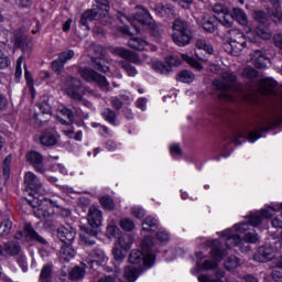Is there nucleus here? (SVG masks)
<instances>
[{
  "instance_id": "f257e3e1",
  "label": "nucleus",
  "mask_w": 282,
  "mask_h": 282,
  "mask_svg": "<svg viewBox=\"0 0 282 282\" xmlns=\"http://www.w3.org/2000/svg\"><path fill=\"white\" fill-rule=\"evenodd\" d=\"M153 249V238L147 236L141 242V250L133 249L128 258L129 263H143L145 268H152L155 263V254L151 252Z\"/></svg>"
},
{
  "instance_id": "f03ea898",
  "label": "nucleus",
  "mask_w": 282,
  "mask_h": 282,
  "mask_svg": "<svg viewBox=\"0 0 282 282\" xmlns=\"http://www.w3.org/2000/svg\"><path fill=\"white\" fill-rule=\"evenodd\" d=\"M213 85L219 91H224L218 95L219 100H225L227 102H235L237 100V93L230 91L232 88L237 87V75L232 72H224L221 74V79H215Z\"/></svg>"
},
{
  "instance_id": "7ed1b4c3",
  "label": "nucleus",
  "mask_w": 282,
  "mask_h": 282,
  "mask_svg": "<svg viewBox=\"0 0 282 282\" xmlns=\"http://www.w3.org/2000/svg\"><path fill=\"white\" fill-rule=\"evenodd\" d=\"M174 33L172 34L173 42L178 47H186V45L191 44L193 40V31L191 30V25L188 22L176 19L173 23Z\"/></svg>"
},
{
  "instance_id": "20e7f679",
  "label": "nucleus",
  "mask_w": 282,
  "mask_h": 282,
  "mask_svg": "<svg viewBox=\"0 0 282 282\" xmlns=\"http://www.w3.org/2000/svg\"><path fill=\"white\" fill-rule=\"evenodd\" d=\"M78 74L87 83H96L101 91H111L107 77L98 74V72L91 68L82 67L78 69Z\"/></svg>"
},
{
  "instance_id": "39448f33",
  "label": "nucleus",
  "mask_w": 282,
  "mask_h": 282,
  "mask_svg": "<svg viewBox=\"0 0 282 282\" xmlns=\"http://www.w3.org/2000/svg\"><path fill=\"white\" fill-rule=\"evenodd\" d=\"M107 256H105V251L102 249L96 248L93 249L89 253L87 259L83 262V265L88 270V272H95L98 270L99 265L105 263Z\"/></svg>"
},
{
  "instance_id": "423d86ee",
  "label": "nucleus",
  "mask_w": 282,
  "mask_h": 282,
  "mask_svg": "<svg viewBox=\"0 0 282 282\" xmlns=\"http://www.w3.org/2000/svg\"><path fill=\"white\" fill-rule=\"evenodd\" d=\"M210 254L214 261L206 260L203 263L204 270H217V263H219V261H224V257L228 254V251L221 249V242H219V240H215L214 246L210 250Z\"/></svg>"
},
{
  "instance_id": "0eeeda50",
  "label": "nucleus",
  "mask_w": 282,
  "mask_h": 282,
  "mask_svg": "<svg viewBox=\"0 0 282 282\" xmlns=\"http://www.w3.org/2000/svg\"><path fill=\"white\" fill-rule=\"evenodd\" d=\"M152 21L153 18H151V13H149V10L144 7H137L135 14L130 17V23L132 28H134L137 34H140V26H138V23H140V25H147Z\"/></svg>"
},
{
  "instance_id": "6e6552de",
  "label": "nucleus",
  "mask_w": 282,
  "mask_h": 282,
  "mask_svg": "<svg viewBox=\"0 0 282 282\" xmlns=\"http://www.w3.org/2000/svg\"><path fill=\"white\" fill-rule=\"evenodd\" d=\"M83 88V82L76 77L67 76L65 79V91L72 100H83V95L78 93V89Z\"/></svg>"
},
{
  "instance_id": "1a4fd4ad",
  "label": "nucleus",
  "mask_w": 282,
  "mask_h": 282,
  "mask_svg": "<svg viewBox=\"0 0 282 282\" xmlns=\"http://www.w3.org/2000/svg\"><path fill=\"white\" fill-rule=\"evenodd\" d=\"M182 61H180V57L177 56H167L165 58V64L162 62H154L152 63V68L154 72H158V74L169 75L172 72V67L180 66Z\"/></svg>"
},
{
  "instance_id": "9d476101",
  "label": "nucleus",
  "mask_w": 282,
  "mask_h": 282,
  "mask_svg": "<svg viewBox=\"0 0 282 282\" xmlns=\"http://www.w3.org/2000/svg\"><path fill=\"white\" fill-rule=\"evenodd\" d=\"M213 12L215 13V19L221 23L225 28H232V15L230 11L224 4H215L213 7Z\"/></svg>"
},
{
  "instance_id": "9b49d317",
  "label": "nucleus",
  "mask_w": 282,
  "mask_h": 282,
  "mask_svg": "<svg viewBox=\"0 0 282 282\" xmlns=\"http://www.w3.org/2000/svg\"><path fill=\"white\" fill-rule=\"evenodd\" d=\"M276 252V249L270 243H265L261 246L257 252L253 254L254 261H258V263H268V261H272L274 259V253Z\"/></svg>"
},
{
  "instance_id": "f8f14e48",
  "label": "nucleus",
  "mask_w": 282,
  "mask_h": 282,
  "mask_svg": "<svg viewBox=\"0 0 282 282\" xmlns=\"http://www.w3.org/2000/svg\"><path fill=\"white\" fill-rule=\"evenodd\" d=\"M111 54L115 56H120V58H124L129 63H133L134 65H140L142 59H140V55L127 50L124 47H112L110 48Z\"/></svg>"
},
{
  "instance_id": "ddd939ff",
  "label": "nucleus",
  "mask_w": 282,
  "mask_h": 282,
  "mask_svg": "<svg viewBox=\"0 0 282 282\" xmlns=\"http://www.w3.org/2000/svg\"><path fill=\"white\" fill-rule=\"evenodd\" d=\"M37 107L40 111L33 115V120L37 124H43L45 122H48L50 118L52 117V107H50V104H47L46 101H43L41 104H37Z\"/></svg>"
},
{
  "instance_id": "4468645a",
  "label": "nucleus",
  "mask_w": 282,
  "mask_h": 282,
  "mask_svg": "<svg viewBox=\"0 0 282 282\" xmlns=\"http://www.w3.org/2000/svg\"><path fill=\"white\" fill-rule=\"evenodd\" d=\"M23 237H30V239H33V241H37V243H42V246H47V239L39 235L34 228L30 225H25L24 231H19L15 234L14 239H23Z\"/></svg>"
},
{
  "instance_id": "2eb2a0df",
  "label": "nucleus",
  "mask_w": 282,
  "mask_h": 282,
  "mask_svg": "<svg viewBox=\"0 0 282 282\" xmlns=\"http://www.w3.org/2000/svg\"><path fill=\"white\" fill-rule=\"evenodd\" d=\"M258 91L263 96H276V82L272 78L261 79L258 84Z\"/></svg>"
},
{
  "instance_id": "dca6fc26",
  "label": "nucleus",
  "mask_w": 282,
  "mask_h": 282,
  "mask_svg": "<svg viewBox=\"0 0 282 282\" xmlns=\"http://www.w3.org/2000/svg\"><path fill=\"white\" fill-rule=\"evenodd\" d=\"M88 228L98 230L102 226V212L96 206H91L88 210Z\"/></svg>"
},
{
  "instance_id": "f3484780",
  "label": "nucleus",
  "mask_w": 282,
  "mask_h": 282,
  "mask_svg": "<svg viewBox=\"0 0 282 282\" xmlns=\"http://www.w3.org/2000/svg\"><path fill=\"white\" fill-rule=\"evenodd\" d=\"M80 240L85 246H96L98 241V229L91 227L82 228Z\"/></svg>"
},
{
  "instance_id": "a211bd4d",
  "label": "nucleus",
  "mask_w": 282,
  "mask_h": 282,
  "mask_svg": "<svg viewBox=\"0 0 282 282\" xmlns=\"http://www.w3.org/2000/svg\"><path fill=\"white\" fill-rule=\"evenodd\" d=\"M57 238L62 243H74L76 241V229L62 226L57 229Z\"/></svg>"
},
{
  "instance_id": "6ab92c4d",
  "label": "nucleus",
  "mask_w": 282,
  "mask_h": 282,
  "mask_svg": "<svg viewBox=\"0 0 282 282\" xmlns=\"http://www.w3.org/2000/svg\"><path fill=\"white\" fill-rule=\"evenodd\" d=\"M26 160L34 166L37 173H45V165L43 164V155L36 151H31L26 154Z\"/></svg>"
},
{
  "instance_id": "aec40b11",
  "label": "nucleus",
  "mask_w": 282,
  "mask_h": 282,
  "mask_svg": "<svg viewBox=\"0 0 282 282\" xmlns=\"http://www.w3.org/2000/svg\"><path fill=\"white\" fill-rule=\"evenodd\" d=\"M93 13L96 14V20L102 21V19H109V1L108 0H101L98 1L97 4L93 9Z\"/></svg>"
},
{
  "instance_id": "412c9836",
  "label": "nucleus",
  "mask_w": 282,
  "mask_h": 282,
  "mask_svg": "<svg viewBox=\"0 0 282 282\" xmlns=\"http://www.w3.org/2000/svg\"><path fill=\"white\" fill-rule=\"evenodd\" d=\"M12 232V218L10 213L0 212V237H8Z\"/></svg>"
},
{
  "instance_id": "4be33fe9",
  "label": "nucleus",
  "mask_w": 282,
  "mask_h": 282,
  "mask_svg": "<svg viewBox=\"0 0 282 282\" xmlns=\"http://www.w3.org/2000/svg\"><path fill=\"white\" fill-rule=\"evenodd\" d=\"M251 58L254 62V67L258 69H265L268 67V64H270V58L265 56V51L263 50H256L251 54Z\"/></svg>"
},
{
  "instance_id": "5701e85b",
  "label": "nucleus",
  "mask_w": 282,
  "mask_h": 282,
  "mask_svg": "<svg viewBox=\"0 0 282 282\" xmlns=\"http://www.w3.org/2000/svg\"><path fill=\"white\" fill-rule=\"evenodd\" d=\"M246 138H248L249 142H257V140H259V138H261V132L258 131H250V130H243L242 133L237 134L234 139V144H236V147H239V144H241L240 140L246 141Z\"/></svg>"
},
{
  "instance_id": "b1692460",
  "label": "nucleus",
  "mask_w": 282,
  "mask_h": 282,
  "mask_svg": "<svg viewBox=\"0 0 282 282\" xmlns=\"http://www.w3.org/2000/svg\"><path fill=\"white\" fill-rule=\"evenodd\" d=\"M231 17V26L237 21L239 25H248V14L241 8H234L232 12H230Z\"/></svg>"
},
{
  "instance_id": "393cba45",
  "label": "nucleus",
  "mask_w": 282,
  "mask_h": 282,
  "mask_svg": "<svg viewBox=\"0 0 282 282\" xmlns=\"http://www.w3.org/2000/svg\"><path fill=\"white\" fill-rule=\"evenodd\" d=\"M246 48V40L239 42H227L225 44L226 52H229L231 56H239L241 52Z\"/></svg>"
},
{
  "instance_id": "a878e982",
  "label": "nucleus",
  "mask_w": 282,
  "mask_h": 282,
  "mask_svg": "<svg viewBox=\"0 0 282 282\" xmlns=\"http://www.w3.org/2000/svg\"><path fill=\"white\" fill-rule=\"evenodd\" d=\"M232 230L226 229L221 232V237H227L226 239V247L227 248H236L237 246H241L242 240L239 235H231Z\"/></svg>"
},
{
  "instance_id": "bb28decb",
  "label": "nucleus",
  "mask_w": 282,
  "mask_h": 282,
  "mask_svg": "<svg viewBox=\"0 0 282 282\" xmlns=\"http://www.w3.org/2000/svg\"><path fill=\"white\" fill-rule=\"evenodd\" d=\"M24 184L31 191H39V189H41V186H43L41 184V181L39 180V177H36V175H34V173H32V172H26L25 173Z\"/></svg>"
},
{
  "instance_id": "cd10ccee",
  "label": "nucleus",
  "mask_w": 282,
  "mask_h": 282,
  "mask_svg": "<svg viewBox=\"0 0 282 282\" xmlns=\"http://www.w3.org/2000/svg\"><path fill=\"white\" fill-rule=\"evenodd\" d=\"M76 257V251L72 243H64L59 250V259L61 261H72Z\"/></svg>"
},
{
  "instance_id": "c85d7f7f",
  "label": "nucleus",
  "mask_w": 282,
  "mask_h": 282,
  "mask_svg": "<svg viewBox=\"0 0 282 282\" xmlns=\"http://www.w3.org/2000/svg\"><path fill=\"white\" fill-rule=\"evenodd\" d=\"M196 47L198 50V52H196V57L199 61H204V62L208 61L206 57H203L202 55H199L200 50L206 52V54H213L214 52L213 46L210 45V43H207L206 40L198 39L196 41Z\"/></svg>"
},
{
  "instance_id": "c756f323",
  "label": "nucleus",
  "mask_w": 282,
  "mask_h": 282,
  "mask_svg": "<svg viewBox=\"0 0 282 282\" xmlns=\"http://www.w3.org/2000/svg\"><path fill=\"white\" fill-rule=\"evenodd\" d=\"M57 120L61 124H72L74 122V112L68 108H62L57 112Z\"/></svg>"
},
{
  "instance_id": "7c9ffc66",
  "label": "nucleus",
  "mask_w": 282,
  "mask_h": 282,
  "mask_svg": "<svg viewBox=\"0 0 282 282\" xmlns=\"http://www.w3.org/2000/svg\"><path fill=\"white\" fill-rule=\"evenodd\" d=\"M14 46L20 47L21 50H23V52H30V41L28 40V35L23 33H17Z\"/></svg>"
},
{
  "instance_id": "2f4dec72",
  "label": "nucleus",
  "mask_w": 282,
  "mask_h": 282,
  "mask_svg": "<svg viewBox=\"0 0 282 282\" xmlns=\"http://www.w3.org/2000/svg\"><path fill=\"white\" fill-rule=\"evenodd\" d=\"M115 246L121 248L124 252H129L133 246V240L131 239V236H121L116 240Z\"/></svg>"
},
{
  "instance_id": "473e14b6",
  "label": "nucleus",
  "mask_w": 282,
  "mask_h": 282,
  "mask_svg": "<svg viewBox=\"0 0 282 282\" xmlns=\"http://www.w3.org/2000/svg\"><path fill=\"white\" fill-rule=\"evenodd\" d=\"M54 273V264H44L40 273V282H52V274Z\"/></svg>"
},
{
  "instance_id": "72a5a7b5",
  "label": "nucleus",
  "mask_w": 282,
  "mask_h": 282,
  "mask_svg": "<svg viewBox=\"0 0 282 282\" xmlns=\"http://www.w3.org/2000/svg\"><path fill=\"white\" fill-rule=\"evenodd\" d=\"M217 22L214 18H206V15L203 17V21L200 22V25L205 32H208L209 34H213L217 30Z\"/></svg>"
},
{
  "instance_id": "f704fd0d",
  "label": "nucleus",
  "mask_w": 282,
  "mask_h": 282,
  "mask_svg": "<svg viewBox=\"0 0 282 282\" xmlns=\"http://www.w3.org/2000/svg\"><path fill=\"white\" fill-rule=\"evenodd\" d=\"M140 274H142V271L139 268L127 267L123 276L128 282H135Z\"/></svg>"
},
{
  "instance_id": "c9c22d12",
  "label": "nucleus",
  "mask_w": 282,
  "mask_h": 282,
  "mask_svg": "<svg viewBox=\"0 0 282 282\" xmlns=\"http://www.w3.org/2000/svg\"><path fill=\"white\" fill-rule=\"evenodd\" d=\"M4 252L11 257H14L21 252V246L17 241H8L4 243Z\"/></svg>"
},
{
  "instance_id": "e433bc0d",
  "label": "nucleus",
  "mask_w": 282,
  "mask_h": 282,
  "mask_svg": "<svg viewBox=\"0 0 282 282\" xmlns=\"http://www.w3.org/2000/svg\"><path fill=\"white\" fill-rule=\"evenodd\" d=\"M83 265V262H82ZM85 272H89V269L83 267H75L72 269V271L69 272V276L72 279V281H80V279H83V276H85Z\"/></svg>"
},
{
  "instance_id": "4c0bfd02",
  "label": "nucleus",
  "mask_w": 282,
  "mask_h": 282,
  "mask_svg": "<svg viewBox=\"0 0 282 282\" xmlns=\"http://www.w3.org/2000/svg\"><path fill=\"white\" fill-rule=\"evenodd\" d=\"M239 41H246V36L243 35V32H241L239 29H231L228 31V43H235Z\"/></svg>"
},
{
  "instance_id": "58836bf2",
  "label": "nucleus",
  "mask_w": 282,
  "mask_h": 282,
  "mask_svg": "<svg viewBox=\"0 0 282 282\" xmlns=\"http://www.w3.org/2000/svg\"><path fill=\"white\" fill-rule=\"evenodd\" d=\"M91 21H97L96 14L94 13L93 9L87 10L82 14L80 24L84 25V28H87V30H89V23H91Z\"/></svg>"
},
{
  "instance_id": "ea45409f",
  "label": "nucleus",
  "mask_w": 282,
  "mask_h": 282,
  "mask_svg": "<svg viewBox=\"0 0 282 282\" xmlns=\"http://www.w3.org/2000/svg\"><path fill=\"white\" fill-rule=\"evenodd\" d=\"M40 142L44 147H54V144H56V142H57V139H56V135H54V133L44 132L42 134V137L40 138Z\"/></svg>"
},
{
  "instance_id": "a19ab883",
  "label": "nucleus",
  "mask_w": 282,
  "mask_h": 282,
  "mask_svg": "<svg viewBox=\"0 0 282 282\" xmlns=\"http://www.w3.org/2000/svg\"><path fill=\"white\" fill-rule=\"evenodd\" d=\"M142 228L145 232H154L158 228V220L151 216H148L142 223Z\"/></svg>"
},
{
  "instance_id": "79ce46f5",
  "label": "nucleus",
  "mask_w": 282,
  "mask_h": 282,
  "mask_svg": "<svg viewBox=\"0 0 282 282\" xmlns=\"http://www.w3.org/2000/svg\"><path fill=\"white\" fill-rule=\"evenodd\" d=\"M128 46L131 47L132 50H138L139 52H142L147 47V41L140 37H132L128 42Z\"/></svg>"
},
{
  "instance_id": "37998d69",
  "label": "nucleus",
  "mask_w": 282,
  "mask_h": 282,
  "mask_svg": "<svg viewBox=\"0 0 282 282\" xmlns=\"http://www.w3.org/2000/svg\"><path fill=\"white\" fill-rule=\"evenodd\" d=\"M101 116L107 122L116 127V120L118 118V113H116V111L111 110V108H105Z\"/></svg>"
},
{
  "instance_id": "c03bdc74",
  "label": "nucleus",
  "mask_w": 282,
  "mask_h": 282,
  "mask_svg": "<svg viewBox=\"0 0 282 282\" xmlns=\"http://www.w3.org/2000/svg\"><path fill=\"white\" fill-rule=\"evenodd\" d=\"M117 63H118L119 67H121V69H124V72L128 74V76H137L138 75V69H135L134 66L131 65L129 62L119 61Z\"/></svg>"
},
{
  "instance_id": "a18cd8bd",
  "label": "nucleus",
  "mask_w": 282,
  "mask_h": 282,
  "mask_svg": "<svg viewBox=\"0 0 282 282\" xmlns=\"http://www.w3.org/2000/svg\"><path fill=\"white\" fill-rule=\"evenodd\" d=\"M34 215L37 217V219H47V217L52 215V212H50V207L47 205H42L34 210Z\"/></svg>"
},
{
  "instance_id": "49530a36",
  "label": "nucleus",
  "mask_w": 282,
  "mask_h": 282,
  "mask_svg": "<svg viewBox=\"0 0 282 282\" xmlns=\"http://www.w3.org/2000/svg\"><path fill=\"white\" fill-rule=\"evenodd\" d=\"M257 36L260 39H263V41H270L272 39V33L270 32V29L265 28L264 25H260L256 30Z\"/></svg>"
},
{
  "instance_id": "de8ad7c7",
  "label": "nucleus",
  "mask_w": 282,
  "mask_h": 282,
  "mask_svg": "<svg viewBox=\"0 0 282 282\" xmlns=\"http://www.w3.org/2000/svg\"><path fill=\"white\" fill-rule=\"evenodd\" d=\"M272 279L274 282H282V256L280 257L278 264L272 270Z\"/></svg>"
},
{
  "instance_id": "09e8293b",
  "label": "nucleus",
  "mask_w": 282,
  "mask_h": 282,
  "mask_svg": "<svg viewBox=\"0 0 282 282\" xmlns=\"http://www.w3.org/2000/svg\"><path fill=\"white\" fill-rule=\"evenodd\" d=\"M177 80L181 83H193V80H195V75L191 70H182L177 75Z\"/></svg>"
},
{
  "instance_id": "8fccbe9b",
  "label": "nucleus",
  "mask_w": 282,
  "mask_h": 282,
  "mask_svg": "<svg viewBox=\"0 0 282 282\" xmlns=\"http://www.w3.org/2000/svg\"><path fill=\"white\" fill-rule=\"evenodd\" d=\"M91 63L93 67H95L97 72H102V74H107V72H109V67L102 64V58L93 57Z\"/></svg>"
},
{
  "instance_id": "3c124183",
  "label": "nucleus",
  "mask_w": 282,
  "mask_h": 282,
  "mask_svg": "<svg viewBox=\"0 0 282 282\" xmlns=\"http://www.w3.org/2000/svg\"><path fill=\"white\" fill-rule=\"evenodd\" d=\"M100 204L105 210H113L116 208V204L113 203V198H111V196L101 197Z\"/></svg>"
},
{
  "instance_id": "603ef678",
  "label": "nucleus",
  "mask_w": 282,
  "mask_h": 282,
  "mask_svg": "<svg viewBox=\"0 0 282 282\" xmlns=\"http://www.w3.org/2000/svg\"><path fill=\"white\" fill-rule=\"evenodd\" d=\"M239 265V258L235 256H230L226 261H225V268L226 270H237V267Z\"/></svg>"
},
{
  "instance_id": "864d4df0",
  "label": "nucleus",
  "mask_w": 282,
  "mask_h": 282,
  "mask_svg": "<svg viewBox=\"0 0 282 282\" xmlns=\"http://www.w3.org/2000/svg\"><path fill=\"white\" fill-rule=\"evenodd\" d=\"M112 254H113L115 261H124V259L127 257V251H124L120 247H116V245H115V247L112 249Z\"/></svg>"
},
{
  "instance_id": "5fc2aeb1",
  "label": "nucleus",
  "mask_w": 282,
  "mask_h": 282,
  "mask_svg": "<svg viewBox=\"0 0 282 282\" xmlns=\"http://www.w3.org/2000/svg\"><path fill=\"white\" fill-rule=\"evenodd\" d=\"M183 61H185L186 63H188V65H191L192 67H194V69H197L198 72H202L203 66L199 62H197V59L188 56V55H182Z\"/></svg>"
},
{
  "instance_id": "6e6d98bb",
  "label": "nucleus",
  "mask_w": 282,
  "mask_h": 282,
  "mask_svg": "<svg viewBox=\"0 0 282 282\" xmlns=\"http://www.w3.org/2000/svg\"><path fill=\"white\" fill-rule=\"evenodd\" d=\"M120 228L126 230V232H131V230L135 228V224H133V220L129 218H123L120 220Z\"/></svg>"
},
{
  "instance_id": "4d7b16f0",
  "label": "nucleus",
  "mask_w": 282,
  "mask_h": 282,
  "mask_svg": "<svg viewBox=\"0 0 282 282\" xmlns=\"http://www.w3.org/2000/svg\"><path fill=\"white\" fill-rule=\"evenodd\" d=\"M150 28V34H152V36H155V39H159V36H161L162 34V29H160V25H158V23H155L153 20L147 24Z\"/></svg>"
},
{
  "instance_id": "13d9d810",
  "label": "nucleus",
  "mask_w": 282,
  "mask_h": 282,
  "mask_svg": "<svg viewBox=\"0 0 282 282\" xmlns=\"http://www.w3.org/2000/svg\"><path fill=\"white\" fill-rule=\"evenodd\" d=\"M119 234L120 228H118V226H116L115 224H110L107 226L106 235L109 237V239H111V237H118Z\"/></svg>"
},
{
  "instance_id": "bf43d9fd",
  "label": "nucleus",
  "mask_w": 282,
  "mask_h": 282,
  "mask_svg": "<svg viewBox=\"0 0 282 282\" xmlns=\"http://www.w3.org/2000/svg\"><path fill=\"white\" fill-rule=\"evenodd\" d=\"M258 74L253 67H246L242 72V76L249 79L257 78Z\"/></svg>"
},
{
  "instance_id": "052dcab7",
  "label": "nucleus",
  "mask_w": 282,
  "mask_h": 282,
  "mask_svg": "<svg viewBox=\"0 0 282 282\" xmlns=\"http://www.w3.org/2000/svg\"><path fill=\"white\" fill-rule=\"evenodd\" d=\"M10 67V57L0 50V69H6Z\"/></svg>"
},
{
  "instance_id": "680f3d73",
  "label": "nucleus",
  "mask_w": 282,
  "mask_h": 282,
  "mask_svg": "<svg viewBox=\"0 0 282 282\" xmlns=\"http://www.w3.org/2000/svg\"><path fill=\"white\" fill-rule=\"evenodd\" d=\"M243 239L247 243H257V241H259V235H257L254 231L247 232Z\"/></svg>"
},
{
  "instance_id": "e2e57ef3",
  "label": "nucleus",
  "mask_w": 282,
  "mask_h": 282,
  "mask_svg": "<svg viewBox=\"0 0 282 282\" xmlns=\"http://www.w3.org/2000/svg\"><path fill=\"white\" fill-rule=\"evenodd\" d=\"M74 51L69 50L59 54V59L65 64L74 58Z\"/></svg>"
},
{
  "instance_id": "0e129e2a",
  "label": "nucleus",
  "mask_w": 282,
  "mask_h": 282,
  "mask_svg": "<svg viewBox=\"0 0 282 282\" xmlns=\"http://www.w3.org/2000/svg\"><path fill=\"white\" fill-rule=\"evenodd\" d=\"M63 67H65V64L59 58L52 62V69L55 74H61Z\"/></svg>"
},
{
  "instance_id": "69168bd1",
  "label": "nucleus",
  "mask_w": 282,
  "mask_h": 282,
  "mask_svg": "<svg viewBox=\"0 0 282 282\" xmlns=\"http://www.w3.org/2000/svg\"><path fill=\"white\" fill-rule=\"evenodd\" d=\"M254 19L256 21H259V23H265L268 21V14L263 11H257Z\"/></svg>"
},
{
  "instance_id": "338daca9",
  "label": "nucleus",
  "mask_w": 282,
  "mask_h": 282,
  "mask_svg": "<svg viewBox=\"0 0 282 282\" xmlns=\"http://www.w3.org/2000/svg\"><path fill=\"white\" fill-rule=\"evenodd\" d=\"M110 102L117 111H120V109L123 107V102L118 97H111Z\"/></svg>"
},
{
  "instance_id": "774afa93",
  "label": "nucleus",
  "mask_w": 282,
  "mask_h": 282,
  "mask_svg": "<svg viewBox=\"0 0 282 282\" xmlns=\"http://www.w3.org/2000/svg\"><path fill=\"white\" fill-rule=\"evenodd\" d=\"M271 226L273 228H282V215H279V216L274 217L271 220Z\"/></svg>"
}]
</instances>
